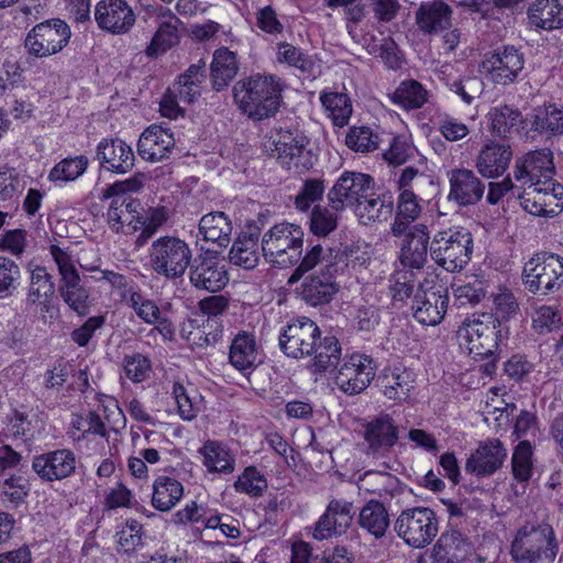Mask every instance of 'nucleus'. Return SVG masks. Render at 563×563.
<instances>
[{
	"label": "nucleus",
	"mask_w": 563,
	"mask_h": 563,
	"mask_svg": "<svg viewBox=\"0 0 563 563\" xmlns=\"http://www.w3.org/2000/svg\"><path fill=\"white\" fill-rule=\"evenodd\" d=\"M49 254L60 276L58 290L63 301L79 317L87 316L90 310V292L81 284L73 256L67 250L55 244L49 246Z\"/></svg>",
	"instance_id": "10"
},
{
	"label": "nucleus",
	"mask_w": 563,
	"mask_h": 563,
	"mask_svg": "<svg viewBox=\"0 0 563 563\" xmlns=\"http://www.w3.org/2000/svg\"><path fill=\"white\" fill-rule=\"evenodd\" d=\"M184 486L173 477L159 476L153 483L152 506L159 511H169L183 497Z\"/></svg>",
	"instance_id": "45"
},
{
	"label": "nucleus",
	"mask_w": 563,
	"mask_h": 563,
	"mask_svg": "<svg viewBox=\"0 0 563 563\" xmlns=\"http://www.w3.org/2000/svg\"><path fill=\"white\" fill-rule=\"evenodd\" d=\"M357 523L375 539H382L390 526L388 509L382 501L371 499L361 508Z\"/></svg>",
	"instance_id": "41"
},
{
	"label": "nucleus",
	"mask_w": 563,
	"mask_h": 563,
	"mask_svg": "<svg viewBox=\"0 0 563 563\" xmlns=\"http://www.w3.org/2000/svg\"><path fill=\"white\" fill-rule=\"evenodd\" d=\"M96 157L100 166L114 174H126L134 167L132 147L121 139H103L97 145Z\"/></svg>",
	"instance_id": "27"
},
{
	"label": "nucleus",
	"mask_w": 563,
	"mask_h": 563,
	"mask_svg": "<svg viewBox=\"0 0 563 563\" xmlns=\"http://www.w3.org/2000/svg\"><path fill=\"white\" fill-rule=\"evenodd\" d=\"M394 530L407 545L413 549H423L432 542L439 532L438 516L429 507L407 508L396 518Z\"/></svg>",
	"instance_id": "11"
},
{
	"label": "nucleus",
	"mask_w": 563,
	"mask_h": 563,
	"mask_svg": "<svg viewBox=\"0 0 563 563\" xmlns=\"http://www.w3.org/2000/svg\"><path fill=\"white\" fill-rule=\"evenodd\" d=\"M77 457L71 450L57 449L35 455L32 470L44 482L63 481L75 474Z\"/></svg>",
	"instance_id": "23"
},
{
	"label": "nucleus",
	"mask_w": 563,
	"mask_h": 563,
	"mask_svg": "<svg viewBox=\"0 0 563 563\" xmlns=\"http://www.w3.org/2000/svg\"><path fill=\"white\" fill-rule=\"evenodd\" d=\"M526 140H553L563 135V106L547 103L537 107L525 120Z\"/></svg>",
	"instance_id": "20"
},
{
	"label": "nucleus",
	"mask_w": 563,
	"mask_h": 563,
	"mask_svg": "<svg viewBox=\"0 0 563 563\" xmlns=\"http://www.w3.org/2000/svg\"><path fill=\"white\" fill-rule=\"evenodd\" d=\"M379 142L378 134L374 133L371 128L365 125L350 128L345 137L347 147L361 153L375 151Z\"/></svg>",
	"instance_id": "55"
},
{
	"label": "nucleus",
	"mask_w": 563,
	"mask_h": 563,
	"mask_svg": "<svg viewBox=\"0 0 563 563\" xmlns=\"http://www.w3.org/2000/svg\"><path fill=\"white\" fill-rule=\"evenodd\" d=\"M389 294L394 305L397 302L404 303L416 292V275L412 271L402 269L397 271L390 277Z\"/></svg>",
	"instance_id": "53"
},
{
	"label": "nucleus",
	"mask_w": 563,
	"mask_h": 563,
	"mask_svg": "<svg viewBox=\"0 0 563 563\" xmlns=\"http://www.w3.org/2000/svg\"><path fill=\"white\" fill-rule=\"evenodd\" d=\"M230 262L245 269L254 268L258 263V235L241 233L234 241L230 253Z\"/></svg>",
	"instance_id": "46"
},
{
	"label": "nucleus",
	"mask_w": 563,
	"mask_h": 563,
	"mask_svg": "<svg viewBox=\"0 0 563 563\" xmlns=\"http://www.w3.org/2000/svg\"><path fill=\"white\" fill-rule=\"evenodd\" d=\"M189 280L197 289L217 292L229 283V274L217 257L198 255L189 266Z\"/></svg>",
	"instance_id": "26"
},
{
	"label": "nucleus",
	"mask_w": 563,
	"mask_h": 563,
	"mask_svg": "<svg viewBox=\"0 0 563 563\" xmlns=\"http://www.w3.org/2000/svg\"><path fill=\"white\" fill-rule=\"evenodd\" d=\"M175 147V137L169 129L162 125H150L141 134L137 153L146 162H161L168 158Z\"/></svg>",
	"instance_id": "29"
},
{
	"label": "nucleus",
	"mask_w": 563,
	"mask_h": 563,
	"mask_svg": "<svg viewBox=\"0 0 563 563\" xmlns=\"http://www.w3.org/2000/svg\"><path fill=\"white\" fill-rule=\"evenodd\" d=\"M229 362L240 372L252 371L262 363V354L254 333L242 330L235 334L230 345Z\"/></svg>",
	"instance_id": "32"
},
{
	"label": "nucleus",
	"mask_w": 563,
	"mask_h": 563,
	"mask_svg": "<svg viewBox=\"0 0 563 563\" xmlns=\"http://www.w3.org/2000/svg\"><path fill=\"white\" fill-rule=\"evenodd\" d=\"M553 153L549 148H540L526 153L516 161L515 179L528 186H540L542 181H552L555 175Z\"/></svg>",
	"instance_id": "18"
},
{
	"label": "nucleus",
	"mask_w": 563,
	"mask_h": 563,
	"mask_svg": "<svg viewBox=\"0 0 563 563\" xmlns=\"http://www.w3.org/2000/svg\"><path fill=\"white\" fill-rule=\"evenodd\" d=\"M179 416L184 420H192L202 408L203 397L198 389H173Z\"/></svg>",
	"instance_id": "64"
},
{
	"label": "nucleus",
	"mask_w": 563,
	"mask_h": 563,
	"mask_svg": "<svg viewBox=\"0 0 563 563\" xmlns=\"http://www.w3.org/2000/svg\"><path fill=\"white\" fill-rule=\"evenodd\" d=\"M488 119L492 132L503 137H506L512 129L523 122L521 112L508 104L492 108Z\"/></svg>",
	"instance_id": "51"
},
{
	"label": "nucleus",
	"mask_w": 563,
	"mask_h": 563,
	"mask_svg": "<svg viewBox=\"0 0 563 563\" xmlns=\"http://www.w3.org/2000/svg\"><path fill=\"white\" fill-rule=\"evenodd\" d=\"M150 265L159 276L179 279L191 265L194 254L190 245L174 235H165L152 242L148 250Z\"/></svg>",
	"instance_id": "9"
},
{
	"label": "nucleus",
	"mask_w": 563,
	"mask_h": 563,
	"mask_svg": "<svg viewBox=\"0 0 563 563\" xmlns=\"http://www.w3.org/2000/svg\"><path fill=\"white\" fill-rule=\"evenodd\" d=\"M511 158L509 144L489 141L481 148L475 166L483 177L497 178L507 170Z\"/></svg>",
	"instance_id": "30"
},
{
	"label": "nucleus",
	"mask_w": 563,
	"mask_h": 563,
	"mask_svg": "<svg viewBox=\"0 0 563 563\" xmlns=\"http://www.w3.org/2000/svg\"><path fill=\"white\" fill-rule=\"evenodd\" d=\"M276 60L299 70L308 77H314L319 68L313 55L287 42L277 44Z\"/></svg>",
	"instance_id": "44"
},
{
	"label": "nucleus",
	"mask_w": 563,
	"mask_h": 563,
	"mask_svg": "<svg viewBox=\"0 0 563 563\" xmlns=\"http://www.w3.org/2000/svg\"><path fill=\"white\" fill-rule=\"evenodd\" d=\"M239 71L236 54L228 47H220L214 51L210 65V77L212 88L221 91L233 80Z\"/></svg>",
	"instance_id": "40"
},
{
	"label": "nucleus",
	"mask_w": 563,
	"mask_h": 563,
	"mask_svg": "<svg viewBox=\"0 0 563 563\" xmlns=\"http://www.w3.org/2000/svg\"><path fill=\"white\" fill-rule=\"evenodd\" d=\"M377 364L375 360L364 353H352L343 358V363L334 372V384L338 387H356L361 384L363 387H368L376 376Z\"/></svg>",
	"instance_id": "25"
},
{
	"label": "nucleus",
	"mask_w": 563,
	"mask_h": 563,
	"mask_svg": "<svg viewBox=\"0 0 563 563\" xmlns=\"http://www.w3.org/2000/svg\"><path fill=\"white\" fill-rule=\"evenodd\" d=\"M520 203L533 216H558L563 210V185L552 180L542 181L540 186H528Z\"/></svg>",
	"instance_id": "17"
},
{
	"label": "nucleus",
	"mask_w": 563,
	"mask_h": 563,
	"mask_svg": "<svg viewBox=\"0 0 563 563\" xmlns=\"http://www.w3.org/2000/svg\"><path fill=\"white\" fill-rule=\"evenodd\" d=\"M452 10L442 0L422 2L416 12V23L423 33H438L451 25Z\"/></svg>",
	"instance_id": "37"
},
{
	"label": "nucleus",
	"mask_w": 563,
	"mask_h": 563,
	"mask_svg": "<svg viewBox=\"0 0 563 563\" xmlns=\"http://www.w3.org/2000/svg\"><path fill=\"white\" fill-rule=\"evenodd\" d=\"M342 346L335 335L328 334L314 343L312 352L311 369L314 373L325 372L335 367L341 360Z\"/></svg>",
	"instance_id": "43"
},
{
	"label": "nucleus",
	"mask_w": 563,
	"mask_h": 563,
	"mask_svg": "<svg viewBox=\"0 0 563 563\" xmlns=\"http://www.w3.org/2000/svg\"><path fill=\"white\" fill-rule=\"evenodd\" d=\"M26 186L24 177L9 165L0 166V201L13 199L20 195Z\"/></svg>",
	"instance_id": "61"
},
{
	"label": "nucleus",
	"mask_w": 563,
	"mask_h": 563,
	"mask_svg": "<svg viewBox=\"0 0 563 563\" xmlns=\"http://www.w3.org/2000/svg\"><path fill=\"white\" fill-rule=\"evenodd\" d=\"M234 488L251 497H260L267 488V481L255 466H249L235 481Z\"/></svg>",
	"instance_id": "57"
},
{
	"label": "nucleus",
	"mask_w": 563,
	"mask_h": 563,
	"mask_svg": "<svg viewBox=\"0 0 563 563\" xmlns=\"http://www.w3.org/2000/svg\"><path fill=\"white\" fill-rule=\"evenodd\" d=\"M143 187L141 177L115 181L102 190L101 199L110 200L107 222L115 233L133 234L141 228V202L129 195Z\"/></svg>",
	"instance_id": "3"
},
{
	"label": "nucleus",
	"mask_w": 563,
	"mask_h": 563,
	"mask_svg": "<svg viewBox=\"0 0 563 563\" xmlns=\"http://www.w3.org/2000/svg\"><path fill=\"white\" fill-rule=\"evenodd\" d=\"M30 283L25 302L29 307H38L41 311H48V306L55 295L56 287L53 276L45 266L29 265Z\"/></svg>",
	"instance_id": "35"
},
{
	"label": "nucleus",
	"mask_w": 563,
	"mask_h": 563,
	"mask_svg": "<svg viewBox=\"0 0 563 563\" xmlns=\"http://www.w3.org/2000/svg\"><path fill=\"white\" fill-rule=\"evenodd\" d=\"M532 446L528 440L520 441L511 457L514 477L519 482H527L532 475Z\"/></svg>",
	"instance_id": "56"
},
{
	"label": "nucleus",
	"mask_w": 563,
	"mask_h": 563,
	"mask_svg": "<svg viewBox=\"0 0 563 563\" xmlns=\"http://www.w3.org/2000/svg\"><path fill=\"white\" fill-rule=\"evenodd\" d=\"M429 231L427 225L417 223L413 231L409 234L408 239H404L399 260L405 267L409 271L421 269L428 261L429 245Z\"/></svg>",
	"instance_id": "34"
},
{
	"label": "nucleus",
	"mask_w": 563,
	"mask_h": 563,
	"mask_svg": "<svg viewBox=\"0 0 563 563\" xmlns=\"http://www.w3.org/2000/svg\"><path fill=\"white\" fill-rule=\"evenodd\" d=\"M324 189V181L322 179H306L295 197L294 205L296 209L307 212L313 203L322 200Z\"/></svg>",
	"instance_id": "60"
},
{
	"label": "nucleus",
	"mask_w": 563,
	"mask_h": 563,
	"mask_svg": "<svg viewBox=\"0 0 563 563\" xmlns=\"http://www.w3.org/2000/svg\"><path fill=\"white\" fill-rule=\"evenodd\" d=\"M559 551L555 533L549 523L525 525L510 548L516 563H553Z\"/></svg>",
	"instance_id": "6"
},
{
	"label": "nucleus",
	"mask_w": 563,
	"mask_h": 563,
	"mask_svg": "<svg viewBox=\"0 0 563 563\" xmlns=\"http://www.w3.org/2000/svg\"><path fill=\"white\" fill-rule=\"evenodd\" d=\"M508 336L509 327L487 312L465 319L457 330L460 344L481 358L493 356L499 343Z\"/></svg>",
	"instance_id": "4"
},
{
	"label": "nucleus",
	"mask_w": 563,
	"mask_h": 563,
	"mask_svg": "<svg viewBox=\"0 0 563 563\" xmlns=\"http://www.w3.org/2000/svg\"><path fill=\"white\" fill-rule=\"evenodd\" d=\"M528 26L534 31L563 29V4L560 0H534L527 10Z\"/></svg>",
	"instance_id": "33"
},
{
	"label": "nucleus",
	"mask_w": 563,
	"mask_h": 563,
	"mask_svg": "<svg viewBox=\"0 0 563 563\" xmlns=\"http://www.w3.org/2000/svg\"><path fill=\"white\" fill-rule=\"evenodd\" d=\"M428 90L415 79L401 81L390 96L393 103L406 110L420 109L428 101Z\"/></svg>",
	"instance_id": "48"
},
{
	"label": "nucleus",
	"mask_w": 563,
	"mask_h": 563,
	"mask_svg": "<svg viewBox=\"0 0 563 563\" xmlns=\"http://www.w3.org/2000/svg\"><path fill=\"white\" fill-rule=\"evenodd\" d=\"M194 321H190L192 328L186 339L187 341L197 347H207L214 345L222 336V325L217 320H207L201 325L194 327Z\"/></svg>",
	"instance_id": "54"
},
{
	"label": "nucleus",
	"mask_w": 563,
	"mask_h": 563,
	"mask_svg": "<svg viewBox=\"0 0 563 563\" xmlns=\"http://www.w3.org/2000/svg\"><path fill=\"white\" fill-rule=\"evenodd\" d=\"M525 63V54L520 48L503 45L484 55L481 68L493 84L508 86L517 81Z\"/></svg>",
	"instance_id": "14"
},
{
	"label": "nucleus",
	"mask_w": 563,
	"mask_h": 563,
	"mask_svg": "<svg viewBox=\"0 0 563 563\" xmlns=\"http://www.w3.org/2000/svg\"><path fill=\"white\" fill-rule=\"evenodd\" d=\"M199 453L203 457V465L210 473L231 474L234 471V457L218 442H206Z\"/></svg>",
	"instance_id": "49"
},
{
	"label": "nucleus",
	"mask_w": 563,
	"mask_h": 563,
	"mask_svg": "<svg viewBox=\"0 0 563 563\" xmlns=\"http://www.w3.org/2000/svg\"><path fill=\"white\" fill-rule=\"evenodd\" d=\"M338 212L323 206H314L310 214V231L327 236L338 228Z\"/></svg>",
	"instance_id": "59"
},
{
	"label": "nucleus",
	"mask_w": 563,
	"mask_h": 563,
	"mask_svg": "<svg viewBox=\"0 0 563 563\" xmlns=\"http://www.w3.org/2000/svg\"><path fill=\"white\" fill-rule=\"evenodd\" d=\"M374 187L375 180L371 175L345 170L328 192L330 207L335 211L355 207Z\"/></svg>",
	"instance_id": "15"
},
{
	"label": "nucleus",
	"mask_w": 563,
	"mask_h": 563,
	"mask_svg": "<svg viewBox=\"0 0 563 563\" xmlns=\"http://www.w3.org/2000/svg\"><path fill=\"white\" fill-rule=\"evenodd\" d=\"M320 101L328 117L335 126L343 128L349 124L353 112L350 97L339 91H322Z\"/></svg>",
	"instance_id": "47"
},
{
	"label": "nucleus",
	"mask_w": 563,
	"mask_h": 563,
	"mask_svg": "<svg viewBox=\"0 0 563 563\" xmlns=\"http://www.w3.org/2000/svg\"><path fill=\"white\" fill-rule=\"evenodd\" d=\"M351 501L331 499L324 514L314 523L313 539L322 541L345 533L353 522L355 515Z\"/></svg>",
	"instance_id": "22"
},
{
	"label": "nucleus",
	"mask_w": 563,
	"mask_h": 563,
	"mask_svg": "<svg viewBox=\"0 0 563 563\" xmlns=\"http://www.w3.org/2000/svg\"><path fill=\"white\" fill-rule=\"evenodd\" d=\"M21 269L11 258L0 256V299L11 297L18 289Z\"/></svg>",
	"instance_id": "58"
},
{
	"label": "nucleus",
	"mask_w": 563,
	"mask_h": 563,
	"mask_svg": "<svg viewBox=\"0 0 563 563\" xmlns=\"http://www.w3.org/2000/svg\"><path fill=\"white\" fill-rule=\"evenodd\" d=\"M180 24L179 19L161 22L151 43L145 49L146 55L148 57H157L177 45L179 43L178 26Z\"/></svg>",
	"instance_id": "50"
},
{
	"label": "nucleus",
	"mask_w": 563,
	"mask_h": 563,
	"mask_svg": "<svg viewBox=\"0 0 563 563\" xmlns=\"http://www.w3.org/2000/svg\"><path fill=\"white\" fill-rule=\"evenodd\" d=\"M473 236L465 228L439 231L430 243V256L449 273L462 271L471 261Z\"/></svg>",
	"instance_id": "8"
},
{
	"label": "nucleus",
	"mask_w": 563,
	"mask_h": 563,
	"mask_svg": "<svg viewBox=\"0 0 563 563\" xmlns=\"http://www.w3.org/2000/svg\"><path fill=\"white\" fill-rule=\"evenodd\" d=\"M232 222L222 211L205 214L199 221V234L203 240L227 247L231 241Z\"/></svg>",
	"instance_id": "42"
},
{
	"label": "nucleus",
	"mask_w": 563,
	"mask_h": 563,
	"mask_svg": "<svg viewBox=\"0 0 563 563\" xmlns=\"http://www.w3.org/2000/svg\"><path fill=\"white\" fill-rule=\"evenodd\" d=\"M88 165L89 159L85 155L66 157L49 170L48 180L55 184L74 181L87 170Z\"/></svg>",
	"instance_id": "52"
},
{
	"label": "nucleus",
	"mask_w": 563,
	"mask_h": 563,
	"mask_svg": "<svg viewBox=\"0 0 563 563\" xmlns=\"http://www.w3.org/2000/svg\"><path fill=\"white\" fill-rule=\"evenodd\" d=\"M562 325V313L554 307H538L532 314V327L540 334L560 330Z\"/></svg>",
	"instance_id": "63"
},
{
	"label": "nucleus",
	"mask_w": 563,
	"mask_h": 563,
	"mask_svg": "<svg viewBox=\"0 0 563 563\" xmlns=\"http://www.w3.org/2000/svg\"><path fill=\"white\" fill-rule=\"evenodd\" d=\"M472 549V543L459 530H448L441 533L432 548V563H460L465 560Z\"/></svg>",
	"instance_id": "31"
},
{
	"label": "nucleus",
	"mask_w": 563,
	"mask_h": 563,
	"mask_svg": "<svg viewBox=\"0 0 563 563\" xmlns=\"http://www.w3.org/2000/svg\"><path fill=\"white\" fill-rule=\"evenodd\" d=\"M98 26L113 35L126 34L135 24V13L125 0H100L95 9Z\"/></svg>",
	"instance_id": "24"
},
{
	"label": "nucleus",
	"mask_w": 563,
	"mask_h": 563,
	"mask_svg": "<svg viewBox=\"0 0 563 563\" xmlns=\"http://www.w3.org/2000/svg\"><path fill=\"white\" fill-rule=\"evenodd\" d=\"M303 230L290 222H280L262 236V252L266 262L275 267L298 266L303 255Z\"/></svg>",
	"instance_id": "5"
},
{
	"label": "nucleus",
	"mask_w": 563,
	"mask_h": 563,
	"mask_svg": "<svg viewBox=\"0 0 563 563\" xmlns=\"http://www.w3.org/2000/svg\"><path fill=\"white\" fill-rule=\"evenodd\" d=\"M448 200L460 208L476 206L482 201L486 184L474 170L468 168H454L449 172Z\"/></svg>",
	"instance_id": "19"
},
{
	"label": "nucleus",
	"mask_w": 563,
	"mask_h": 563,
	"mask_svg": "<svg viewBox=\"0 0 563 563\" xmlns=\"http://www.w3.org/2000/svg\"><path fill=\"white\" fill-rule=\"evenodd\" d=\"M233 100L241 112L254 121L274 117L283 100V82L275 75L253 74L238 80Z\"/></svg>",
	"instance_id": "2"
},
{
	"label": "nucleus",
	"mask_w": 563,
	"mask_h": 563,
	"mask_svg": "<svg viewBox=\"0 0 563 563\" xmlns=\"http://www.w3.org/2000/svg\"><path fill=\"white\" fill-rule=\"evenodd\" d=\"M522 282L533 295H549L563 286V257L554 253H538L523 267Z\"/></svg>",
	"instance_id": "12"
},
{
	"label": "nucleus",
	"mask_w": 563,
	"mask_h": 563,
	"mask_svg": "<svg viewBox=\"0 0 563 563\" xmlns=\"http://www.w3.org/2000/svg\"><path fill=\"white\" fill-rule=\"evenodd\" d=\"M320 334L319 327L309 318L291 320L279 334V347L294 358L311 356Z\"/></svg>",
	"instance_id": "16"
},
{
	"label": "nucleus",
	"mask_w": 563,
	"mask_h": 563,
	"mask_svg": "<svg viewBox=\"0 0 563 563\" xmlns=\"http://www.w3.org/2000/svg\"><path fill=\"white\" fill-rule=\"evenodd\" d=\"M71 37L69 25L60 19H51L34 25L24 40L26 52L45 58L59 53Z\"/></svg>",
	"instance_id": "13"
},
{
	"label": "nucleus",
	"mask_w": 563,
	"mask_h": 563,
	"mask_svg": "<svg viewBox=\"0 0 563 563\" xmlns=\"http://www.w3.org/2000/svg\"><path fill=\"white\" fill-rule=\"evenodd\" d=\"M364 439L372 453L393 448L398 440V428L389 415H382L365 427Z\"/></svg>",
	"instance_id": "38"
},
{
	"label": "nucleus",
	"mask_w": 563,
	"mask_h": 563,
	"mask_svg": "<svg viewBox=\"0 0 563 563\" xmlns=\"http://www.w3.org/2000/svg\"><path fill=\"white\" fill-rule=\"evenodd\" d=\"M307 137L298 130L272 129L264 139L265 152L288 170L301 174L312 166L310 152L306 151Z\"/></svg>",
	"instance_id": "7"
},
{
	"label": "nucleus",
	"mask_w": 563,
	"mask_h": 563,
	"mask_svg": "<svg viewBox=\"0 0 563 563\" xmlns=\"http://www.w3.org/2000/svg\"><path fill=\"white\" fill-rule=\"evenodd\" d=\"M338 254H333L331 247L321 244L310 246L301 262L288 278V284L294 285L303 278L299 295L311 307L330 303L340 291L336 282L339 272Z\"/></svg>",
	"instance_id": "1"
},
{
	"label": "nucleus",
	"mask_w": 563,
	"mask_h": 563,
	"mask_svg": "<svg viewBox=\"0 0 563 563\" xmlns=\"http://www.w3.org/2000/svg\"><path fill=\"white\" fill-rule=\"evenodd\" d=\"M439 79L466 104H471L484 90V82L478 76H461L454 71L451 65H443L441 67Z\"/></svg>",
	"instance_id": "36"
},
{
	"label": "nucleus",
	"mask_w": 563,
	"mask_h": 563,
	"mask_svg": "<svg viewBox=\"0 0 563 563\" xmlns=\"http://www.w3.org/2000/svg\"><path fill=\"white\" fill-rule=\"evenodd\" d=\"M449 300L446 289L442 287L424 289L419 285L412 298L413 318L421 324L437 325L446 313Z\"/></svg>",
	"instance_id": "21"
},
{
	"label": "nucleus",
	"mask_w": 563,
	"mask_h": 563,
	"mask_svg": "<svg viewBox=\"0 0 563 563\" xmlns=\"http://www.w3.org/2000/svg\"><path fill=\"white\" fill-rule=\"evenodd\" d=\"M2 437L5 439H22L24 443L32 440L31 421L22 411L13 409L11 415L5 418V427L2 430Z\"/></svg>",
	"instance_id": "62"
},
{
	"label": "nucleus",
	"mask_w": 563,
	"mask_h": 563,
	"mask_svg": "<svg viewBox=\"0 0 563 563\" xmlns=\"http://www.w3.org/2000/svg\"><path fill=\"white\" fill-rule=\"evenodd\" d=\"M507 456V450L498 439L481 442L465 463V471L477 477L489 476L499 470Z\"/></svg>",
	"instance_id": "28"
},
{
	"label": "nucleus",
	"mask_w": 563,
	"mask_h": 563,
	"mask_svg": "<svg viewBox=\"0 0 563 563\" xmlns=\"http://www.w3.org/2000/svg\"><path fill=\"white\" fill-rule=\"evenodd\" d=\"M355 208L360 221L368 225L374 222H383L389 219L394 210V199L389 192L377 194L371 190Z\"/></svg>",
	"instance_id": "39"
}]
</instances>
